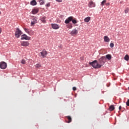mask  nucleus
I'll list each match as a JSON object with an SVG mask.
<instances>
[{"label":"nucleus","instance_id":"f257e3e1","mask_svg":"<svg viewBox=\"0 0 129 129\" xmlns=\"http://www.w3.org/2000/svg\"><path fill=\"white\" fill-rule=\"evenodd\" d=\"M90 65H91L93 68L95 69H99V68H101V65L98 63V61L96 60H94L92 62H89Z\"/></svg>","mask_w":129,"mask_h":129},{"label":"nucleus","instance_id":"f03ea898","mask_svg":"<svg viewBox=\"0 0 129 129\" xmlns=\"http://www.w3.org/2000/svg\"><path fill=\"white\" fill-rule=\"evenodd\" d=\"M106 62V57L105 56H102L100 58L98 59V63L99 65H101V67H102L103 65Z\"/></svg>","mask_w":129,"mask_h":129},{"label":"nucleus","instance_id":"7ed1b4c3","mask_svg":"<svg viewBox=\"0 0 129 129\" xmlns=\"http://www.w3.org/2000/svg\"><path fill=\"white\" fill-rule=\"evenodd\" d=\"M23 33L22 32V31L20 30V28H17L16 29V31H15V36L16 38H20L21 36V35H22Z\"/></svg>","mask_w":129,"mask_h":129},{"label":"nucleus","instance_id":"20e7f679","mask_svg":"<svg viewBox=\"0 0 129 129\" xmlns=\"http://www.w3.org/2000/svg\"><path fill=\"white\" fill-rule=\"evenodd\" d=\"M24 30L26 33H27L28 35H30V36H32V35H34V32L32 31L31 29H29L28 28H24Z\"/></svg>","mask_w":129,"mask_h":129},{"label":"nucleus","instance_id":"39448f33","mask_svg":"<svg viewBox=\"0 0 129 129\" xmlns=\"http://www.w3.org/2000/svg\"><path fill=\"white\" fill-rule=\"evenodd\" d=\"M37 23H38V18L36 17L33 16L32 21L31 22V26H34V25H35V24H37Z\"/></svg>","mask_w":129,"mask_h":129},{"label":"nucleus","instance_id":"423d86ee","mask_svg":"<svg viewBox=\"0 0 129 129\" xmlns=\"http://www.w3.org/2000/svg\"><path fill=\"white\" fill-rule=\"evenodd\" d=\"M70 34L71 36H77L78 34V30L76 28H75L70 33Z\"/></svg>","mask_w":129,"mask_h":129},{"label":"nucleus","instance_id":"0eeeda50","mask_svg":"<svg viewBox=\"0 0 129 129\" xmlns=\"http://www.w3.org/2000/svg\"><path fill=\"white\" fill-rule=\"evenodd\" d=\"M7 67V62L4 61H2L0 62V68L1 69H6Z\"/></svg>","mask_w":129,"mask_h":129},{"label":"nucleus","instance_id":"6e6552de","mask_svg":"<svg viewBox=\"0 0 129 129\" xmlns=\"http://www.w3.org/2000/svg\"><path fill=\"white\" fill-rule=\"evenodd\" d=\"M41 56L42 58H46V56L48 55V52L46 51L45 49H43L41 52H40Z\"/></svg>","mask_w":129,"mask_h":129},{"label":"nucleus","instance_id":"1a4fd4ad","mask_svg":"<svg viewBox=\"0 0 129 129\" xmlns=\"http://www.w3.org/2000/svg\"><path fill=\"white\" fill-rule=\"evenodd\" d=\"M21 40H31V37L28 36L26 34H23L21 36Z\"/></svg>","mask_w":129,"mask_h":129},{"label":"nucleus","instance_id":"9d476101","mask_svg":"<svg viewBox=\"0 0 129 129\" xmlns=\"http://www.w3.org/2000/svg\"><path fill=\"white\" fill-rule=\"evenodd\" d=\"M21 45L23 47H28L30 45V43L28 41H22L21 42Z\"/></svg>","mask_w":129,"mask_h":129},{"label":"nucleus","instance_id":"9b49d317","mask_svg":"<svg viewBox=\"0 0 129 129\" xmlns=\"http://www.w3.org/2000/svg\"><path fill=\"white\" fill-rule=\"evenodd\" d=\"M73 19L74 17L72 16L68 17V19H67L64 21L65 24H69L70 22L72 21V20H73Z\"/></svg>","mask_w":129,"mask_h":129},{"label":"nucleus","instance_id":"f8f14e48","mask_svg":"<svg viewBox=\"0 0 129 129\" xmlns=\"http://www.w3.org/2000/svg\"><path fill=\"white\" fill-rule=\"evenodd\" d=\"M51 27L52 28V29H54V30H58V29H59V28H60L59 27V25H58L56 24H51Z\"/></svg>","mask_w":129,"mask_h":129},{"label":"nucleus","instance_id":"ddd939ff","mask_svg":"<svg viewBox=\"0 0 129 129\" xmlns=\"http://www.w3.org/2000/svg\"><path fill=\"white\" fill-rule=\"evenodd\" d=\"M88 7L89 8H95V3L92 1L90 2L88 4Z\"/></svg>","mask_w":129,"mask_h":129},{"label":"nucleus","instance_id":"4468645a","mask_svg":"<svg viewBox=\"0 0 129 129\" xmlns=\"http://www.w3.org/2000/svg\"><path fill=\"white\" fill-rule=\"evenodd\" d=\"M31 13L33 14V15H36V14H38V13H39V9L34 8L32 10Z\"/></svg>","mask_w":129,"mask_h":129},{"label":"nucleus","instance_id":"2eb2a0df","mask_svg":"<svg viewBox=\"0 0 129 129\" xmlns=\"http://www.w3.org/2000/svg\"><path fill=\"white\" fill-rule=\"evenodd\" d=\"M104 42H105L106 43H108L109 42V41H110V39H109V38L108 37V36H105L104 37Z\"/></svg>","mask_w":129,"mask_h":129},{"label":"nucleus","instance_id":"dca6fc26","mask_svg":"<svg viewBox=\"0 0 129 129\" xmlns=\"http://www.w3.org/2000/svg\"><path fill=\"white\" fill-rule=\"evenodd\" d=\"M30 5L31 6H36L37 5V2H36V0H32L31 2H30Z\"/></svg>","mask_w":129,"mask_h":129},{"label":"nucleus","instance_id":"f3484780","mask_svg":"<svg viewBox=\"0 0 129 129\" xmlns=\"http://www.w3.org/2000/svg\"><path fill=\"white\" fill-rule=\"evenodd\" d=\"M90 20H91L90 17H87V18H85L84 19V22L88 23V22H89V21H90Z\"/></svg>","mask_w":129,"mask_h":129},{"label":"nucleus","instance_id":"a211bd4d","mask_svg":"<svg viewBox=\"0 0 129 129\" xmlns=\"http://www.w3.org/2000/svg\"><path fill=\"white\" fill-rule=\"evenodd\" d=\"M67 118L68 119V121L67 122L68 123H70V122L72 121V118H71V116H67Z\"/></svg>","mask_w":129,"mask_h":129},{"label":"nucleus","instance_id":"6ab92c4d","mask_svg":"<svg viewBox=\"0 0 129 129\" xmlns=\"http://www.w3.org/2000/svg\"><path fill=\"white\" fill-rule=\"evenodd\" d=\"M109 110L110 111H112V110H114V106L113 105H111L109 107Z\"/></svg>","mask_w":129,"mask_h":129},{"label":"nucleus","instance_id":"aec40b11","mask_svg":"<svg viewBox=\"0 0 129 129\" xmlns=\"http://www.w3.org/2000/svg\"><path fill=\"white\" fill-rule=\"evenodd\" d=\"M105 58H106V59H107L108 60H111V55H110V54H107L106 55Z\"/></svg>","mask_w":129,"mask_h":129},{"label":"nucleus","instance_id":"412c9836","mask_svg":"<svg viewBox=\"0 0 129 129\" xmlns=\"http://www.w3.org/2000/svg\"><path fill=\"white\" fill-rule=\"evenodd\" d=\"M124 60H125V61H128L129 60V55L127 54H126L124 57Z\"/></svg>","mask_w":129,"mask_h":129},{"label":"nucleus","instance_id":"4be33fe9","mask_svg":"<svg viewBox=\"0 0 129 129\" xmlns=\"http://www.w3.org/2000/svg\"><path fill=\"white\" fill-rule=\"evenodd\" d=\"M35 66L36 68H41L42 67V66L40 63H37Z\"/></svg>","mask_w":129,"mask_h":129},{"label":"nucleus","instance_id":"5701e85b","mask_svg":"<svg viewBox=\"0 0 129 129\" xmlns=\"http://www.w3.org/2000/svg\"><path fill=\"white\" fill-rule=\"evenodd\" d=\"M39 4L40 6H42L45 4V2H44V0H39Z\"/></svg>","mask_w":129,"mask_h":129},{"label":"nucleus","instance_id":"b1692460","mask_svg":"<svg viewBox=\"0 0 129 129\" xmlns=\"http://www.w3.org/2000/svg\"><path fill=\"white\" fill-rule=\"evenodd\" d=\"M46 17H43L42 18H41V22H42V23H46Z\"/></svg>","mask_w":129,"mask_h":129},{"label":"nucleus","instance_id":"393cba45","mask_svg":"<svg viewBox=\"0 0 129 129\" xmlns=\"http://www.w3.org/2000/svg\"><path fill=\"white\" fill-rule=\"evenodd\" d=\"M72 22L73 24H77V23H78L77 20H76V19H72Z\"/></svg>","mask_w":129,"mask_h":129},{"label":"nucleus","instance_id":"a878e982","mask_svg":"<svg viewBox=\"0 0 129 129\" xmlns=\"http://www.w3.org/2000/svg\"><path fill=\"white\" fill-rule=\"evenodd\" d=\"M106 3V0H103L101 3V6H104V4Z\"/></svg>","mask_w":129,"mask_h":129},{"label":"nucleus","instance_id":"bb28decb","mask_svg":"<svg viewBox=\"0 0 129 129\" xmlns=\"http://www.w3.org/2000/svg\"><path fill=\"white\" fill-rule=\"evenodd\" d=\"M129 11V9L128 8H126L125 10H124V13L125 14H127V13H128Z\"/></svg>","mask_w":129,"mask_h":129},{"label":"nucleus","instance_id":"cd10ccee","mask_svg":"<svg viewBox=\"0 0 129 129\" xmlns=\"http://www.w3.org/2000/svg\"><path fill=\"white\" fill-rule=\"evenodd\" d=\"M110 47L111 48H113V47H114V44H113V43H111L110 44Z\"/></svg>","mask_w":129,"mask_h":129},{"label":"nucleus","instance_id":"c85d7f7f","mask_svg":"<svg viewBox=\"0 0 129 129\" xmlns=\"http://www.w3.org/2000/svg\"><path fill=\"white\" fill-rule=\"evenodd\" d=\"M68 29H72L73 28V26L72 25H70L68 26Z\"/></svg>","mask_w":129,"mask_h":129},{"label":"nucleus","instance_id":"c756f323","mask_svg":"<svg viewBox=\"0 0 129 129\" xmlns=\"http://www.w3.org/2000/svg\"><path fill=\"white\" fill-rule=\"evenodd\" d=\"M21 63L22 64H26V60H25L24 59H22L21 61Z\"/></svg>","mask_w":129,"mask_h":129},{"label":"nucleus","instance_id":"7c9ffc66","mask_svg":"<svg viewBox=\"0 0 129 129\" xmlns=\"http://www.w3.org/2000/svg\"><path fill=\"white\" fill-rule=\"evenodd\" d=\"M126 105H127V106H129V99H128L127 102H126Z\"/></svg>","mask_w":129,"mask_h":129},{"label":"nucleus","instance_id":"2f4dec72","mask_svg":"<svg viewBox=\"0 0 129 129\" xmlns=\"http://www.w3.org/2000/svg\"><path fill=\"white\" fill-rule=\"evenodd\" d=\"M73 90H74V91H75L76 90H77V88H76V87H73Z\"/></svg>","mask_w":129,"mask_h":129},{"label":"nucleus","instance_id":"473e14b6","mask_svg":"<svg viewBox=\"0 0 129 129\" xmlns=\"http://www.w3.org/2000/svg\"><path fill=\"white\" fill-rule=\"evenodd\" d=\"M57 3H62L63 0H55Z\"/></svg>","mask_w":129,"mask_h":129},{"label":"nucleus","instance_id":"72a5a7b5","mask_svg":"<svg viewBox=\"0 0 129 129\" xmlns=\"http://www.w3.org/2000/svg\"><path fill=\"white\" fill-rule=\"evenodd\" d=\"M46 7H47V8H49V7H50V3H48L45 5Z\"/></svg>","mask_w":129,"mask_h":129},{"label":"nucleus","instance_id":"f704fd0d","mask_svg":"<svg viewBox=\"0 0 129 129\" xmlns=\"http://www.w3.org/2000/svg\"><path fill=\"white\" fill-rule=\"evenodd\" d=\"M119 110H120L121 109V106H120L119 107Z\"/></svg>","mask_w":129,"mask_h":129},{"label":"nucleus","instance_id":"c9c22d12","mask_svg":"<svg viewBox=\"0 0 129 129\" xmlns=\"http://www.w3.org/2000/svg\"><path fill=\"white\" fill-rule=\"evenodd\" d=\"M2 33V28H0V34Z\"/></svg>","mask_w":129,"mask_h":129},{"label":"nucleus","instance_id":"e433bc0d","mask_svg":"<svg viewBox=\"0 0 129 129\" xmlns=\"http://www.w3.org/2000/svg\"><path fill=\"white\" fill-rule=\"evenodd\" d=\"M106 6H109V3H107Z\"/></svg>","mask_w":129,"mask_h":129},{"label":"nucleus","instance_id":"4c0bfd02","mask_svg":"<svg viewBox=\"0 0 129 129\" xmlns=\"http://www.w3.org/2000/svg\"><path fill=\"white\" fill-rule=\"evenodd\" d=\"M1 14H2V12H1V11H0V15H1Z\"/></svg>","mask_w":129,"mask_h":129}]
</instances>
